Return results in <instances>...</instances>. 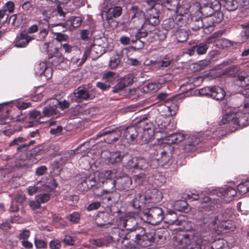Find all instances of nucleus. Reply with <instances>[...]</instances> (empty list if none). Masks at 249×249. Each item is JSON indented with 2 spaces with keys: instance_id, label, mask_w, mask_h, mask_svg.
Listing matches in <instances>:
<instances>
[{
  "instance_id": "obj_1",
  "label": "nucleus",
  "mask_w": 249,
  "mask_h": 249,
  "mask_svg": "<svg viewBox=\"0 0 249 249\" xmlns=\"http://www.w3.org/2000/svg\"><path fill=\"white\" fill-rule=\"evenodd\" d=\"M213 194L217 196V198L212 197L209 196H204L201 202L200 206V220L202 224H213L215 225L218 220V216L213 211L218 207L220 202L222 200L225 203L230 202L233 197L237 194L236 189L233 187L228 186L215 190Z\"/></svg>"
},
{
  "instance_id": "obj_2",
  "label": "nucleus",
  "mask_w": 249,
  "mask_h": 249,
  "mask_svg": "<svg viewBox=\"0 0 249 249\" xmlns=\"http://www.w3.org/2000/svg\"><path fill=\"white\" fill-rule=\"evenodd\" d=\"M219 124L226 125V127L231 132L249 125V103H245L242 109L227 112L219 121Z\"/></svg>"
},
{
  "instance_id": "obj_3",
  "label": "nucleus",
  "mask_w": 249,
  "mask_h": 249,
  "mask_svg": "<svg viewBox=\"0 0 249 249\" xmlns=\"http://www.w3.org/2000/svg\"><path fill=\"white\" fill-rule=\"evenodd\" d=\"M133 198L129 201V205L135 209L140 211L145 207V205L149 203H157L162 200L161 192L157 189L147 191L145 194H138L136 196V191L132 189L125 190V199Z\"/></svg>"
},
{
  "instance_id": "obj_4",
  "label": "nucleus",
  "mask_w": 249,
  "mask_h": 249,
  "mask_svg": "<svg viewBox=\"0 0 249 249\" xmlns=\"http://www.w3.org/2000/svg\"><path fill=\"white\" fill-rule=\"evenodd\" d=\"M203 5L204 6L202 7L200 3L196 2L190 7V15L188 25L193 31H197L202 28L203 29L204 23L202 17L207 16L213 13V9L208 2L203 3Z\"/></svg>"
},
{
  "instance_id": "obj_5",
  "label": "nucleus",
  "mask_w": 249,
  "mask_h": 249,
  "mask_svg": "<svg viewBox=\"0 0 249 249\" xmlns=\"http://www.w3.org/2000/svg\"><path fill=\"white\" fill-rule=\"evenodd\" d=\"M125 8L129 11V12L125 14V18L128 17L129 18L131 17L128 25L129 29L136 30L135 33L143 32L145 30L144 13L140 10L137 6L127 4Z\"/></svg>"
},
{
  "instance_id": "obj_6",
  "label": "nucleus",
  "mask_w": 249,
  "mask_h": 249,
  "mask_svg": "<svg viewBox=\"0 0 249 249\" xmlns=\"http://www.w3.org/2000/svg\"><path fill=\"white\" fill-rule=\"evenodd\" d=\"M173 245L176 249H202L200 239H195L187 233L177 234L174 237Z\"/></svg>"
},
{
  "instance_id": "obj_7",
  "label": "nucleus",
  "mask_w": 249,
  "mask_h": 249,
  "mask_svg": "<svg viewBox=\"0 0 249 249\" xmlns=\"http://www.w3.org/2000/svg\"><path fill=\"white\" fill-rule=\"evenodd\" d=\"M168 145H158L155 147L153 155V161H156L159 166H164L171 160L173 148H169Z\"/></svg>"
},
{
  "instance_id": "obj_8",
  "label": "nucleus",
  "mask_w": 249,
  "mask_h": 249,
  "mask_svg": "<svg viewBox=\"0 0 249 249\" xmlns=\"http://www.w3.org/2000/svg\"><path fill=\"white\" fill-rule=\"evenodd\" d=\"M143 214L147 222L152 225L159 224L164 219V212L159 207L147 208Z\"/></svg>"
},
{
  "instance_id": "obj_9",
  "label": "nucleus",
  "mask_w": 249,
  "mask_h": 249,
  "mask_svg": "<svg viewBox=\"0 0 249 249\" xmlns=\"http://www.w3.org/2000/svg\"><path fill=\"white\" fill-rule=\"evenodd\" d=\"M148 36V31H140L135 33L134 36H131L130 37L125 36V45L132 43V45L129 48H125V51H129V50L136 51L141 49L144 46V41L142 38Z\"/></svg>"
},
{
  "instance_id": "obj_10",
  "label": "nucleus",
  "mask_w": 249,
  "mask_h": 249,
  "mask_svg": "<svg viewBox=\"0 0 249 249\" xmlns=\"http://www.w3.org/2000/svg\"><path fill=\"white\" fill-rule=\"evenodd\" d=\"M164 115L159 114L156 118L153 123L156 128H159V132H164L166 135L171 130L175 129L176 126L173 123L171 124L170 120L163 116Z\"/></svg>"
},
{
  "instance_id": "obj_11",
  "label": "nucleus",
  "mask_w": 249,
  "mask_h": 249,
  "mask_svg": "<svg viewBox=\"0 0 249 249\" xmlns=\"http://www.w3.org/2000/svg\"><path fill=\"white\" fill-rule=\"evenodd\" d=\"M105 53V49L104 47L100 45L94 44L91 46L87 47L80 64H83L88 56L90 57L92 59H95Z\"/></svg>"
},
{
  "instance_id": "obj_12",
  "label": "nucleus",
  "mask_w": 249,
  "mask_h": 249,
  "mask_svg": "<svg viewBox=\"0 0 249 249\" xmlns=\"http://www.w3.org/2000/svg\"><path fill=\"white\" fill-rule=\"evenodd\" d=\"M142 127L132 125L125 128V140L130 144L138 143V134L142 130Z\"/></svg>"
},
{
  "instance_id": "obj_13",
  "label": "nucleus",
  "mask_w": 249,
  "mask_h": 249,
  "mask_svg": "<svg viewBox=\"0 0 249 249\" xmlns=\"http://www.w3.org/2000/svg\"><path fill=\"white\" fill-rule=\"evenodd\" d=\"M235 84L238 87L245 89L244 94L249 98V74L245 72H240L234 81ZM245 103H249L246 102Z\"/></svg>"
},
{
  "instance_id": "obj_14",
  "label": "nucleus",
  "mask_w": 249,
  "mask_h": 249,
  "mask_svg": "<svg viewBox=\"0 0 249 249\" xmlns=\"http://www.w3.org/2000/svg\"><path fill=\"white\" fill-rule=\"evenodd\" d=\"M201 142H205V139H202L197 135H190L184 144V150L186 152L195 151L198 144Z\"/></svg>"
},
{
  "instance_id": "obj_15",
  "label": "nucleus",
  "mask_w": 249,
  "mask_h": 249,
  "mask_svg": "<svg viewBox=\"0 0 249 249\" xmlns=\"http://www.w3.org/2000/svg\"><path fill=\"white\" fill-rule=\"evenodd\" d=\"M138 134V143L141 145L147 143L154 138V130L149 127H142Z\"/></svg>"
},
{
  "instance_id": "obj_16",
  "label": "nucleus",
  "mask_w": 249,
  "mask_h": 249,
  "mask_svg": "<svg viewBox=\"0 0 249 249\" xmlns=\"http://www.w3.org/2000/svg\"><path fill=\"white\" fill-rule=\"evenodd\" d=\"M127 160L125 168L128 170L133 169L134 171L142 170L147 165L145 160L141 157H134Z\"/></svg>"
},
{
  "instance_id": "obj_17",
  "label": "nucleus",
  "mask_w": 249,
  "mask_h": 249,
  "mask_svg": "<svg viewBox=\"0 0 249 249\" xmlns=\"http://www.w3.org/2000/svg\"><path fill=\"white\" fill-rule=\"evenodd\" d=\"M73 94L72 100L77 102H81L83 100H91L94 97V96L90 94L85 88L81 86L74 90Z\"/></svg>"
},
{
  "instance_id": "obj_18",
  "label": "nucleus",
  "mask_w": 249,
  "mask_h": 249,
  "mask_svg": "<svg viewBox=\"0 0 249 249\" xmlns=\"http://www.w3.org/2000/svg\"><path fill=\"white\" fill-rule=\"evenodd\" d=\"M49 43H45L44 45L45 46V49L49 56L50 57V62L52 63L53 65L56 66L58 65L61 64L63 62L65 58L63 57L62 54L59 52L58 49L57 48H54L53 54L50 53V50H49Z\"/></svg>"
},
{
  "instance_id": "obj_19",
  "label": "nucleus",
  "mask_w": 249,
  "mask_h": 249,
  "mask_svg": "<svg viewBox=\"0 0 249 249\" xmlns=\"http://www.w3.org/2000/svg\"><path fill=\"white\" fill-rule=\"evenodd\" d=\"M35 73L37 75L41 78L44 77V79L48 80L52 77L53 74L52 70L51 68L47 67L44 62H40L35 66Z\"/></svg>"
},
{
  "instance_id": "obj_20",
  "label": "nucleus",
  "mask_w": 249,
  "mask_h": 249,
  "mask_svg": "<svg viewBox=\"0 0 249 249\" xmlns=\"http://www.w3.org/2000/svg\"><path fill=\"white\" fill-rule=\"evenodd\" d=\"M185 138V135L180 133H175L169 134V132L166 135L165 138L163 139L164 143L165 144L164 145H168L169 148L171 147L170 144L178 143Z\"/></svg>"
},
{
  "instance_id": "obj_21",
  "label": "nucleus",
  "mask_w": 249,
  "mask_h": 249,
  "mask_svg": "<svg viewBox=\"0 0 249 249\" xmlns=\"http://www.w3.org/2000/svg\"><path fill=\"white\" fill-rule=\"evenodd\" d=\"M164 223H167L170 225L180 226L183 222L180 220L177 216V213L173 211L170 210L164 215Z\"/></svg>"
},
{
  "instance_id": "obj_22",
  "label": "nucleus",
  "mask_w": 249,
  "mask_h": 249,
  "mask_svg": "<svg viewBox=\"0 0 249 249\" xmlns=\"http://www.w3.org/2000/svg\"><path fill=\"white\" fill-rule=\"evenodd\" d=\"M178 110V106L176 102H174L172 99L169 102H167L162 106L161 111H163L164 115L166 116H172L176 114Z\"/></svg>"
},
{
  "instance_id": "obj_23",
  "label": "nucleus",
  "mask_w": 249,
  "mask_h": 249,
  "mask_svg": "<svg viewBox=\"0 0 249 249\" xmlns=\"http://www.w3.org/2000/svg\"><path fill=\"white\" fill-rule=\"evenodd\" d=\"M154 235L155 233L152 232L140 235L137 244L144 248L151 246L154 242Z\"/></svg>"
},
{
  "instance_id": "obj_24",
  "label": "nucleus",
  "mask_w": 249,
  "mask_h": 249,
  "mask_svg": "<svg viewBox=\"0 0 249 249\" xmlns=\"http://www.w3.org/2000/svg\"><path fill=\"white\" fill-rule=\"evenodd\" d=\"M49 23L46 19L41 20L38 23L39 32L37 40H43L47 36L49 30Z\"/></svg>"
},
{
  "instance_id": "obj_25",
  "label": "nucleus",
  "mask_w": 249,
  "mask_h": 249,
  "mask_svg": "<svg viewBox=\"0 0 249 249\" xmlns=\"http://www.w3.org/2000/svg\"><path fill=\"white\" fill-rule=\"evenodd\" d=\"M34 38L23 31L15 42V46L18 48L25 47Z\"/></svg>"
},
{
  "instance_id": "obj_26",
  "label": "nucleus",
  "mask_w": 249,
  "mask_h": 249,
  "mask_svg": "<svg viewBox=\"0 0 249 249\" xmlns=\"http://www.w3.org/2000/svg\"><path fill=\"white\" fill-rule=\"evenodd\" d=\"M211 15L205 16V18L203 19L204 23L203 30L206 34H209L213 31L216 24L215 23L214 19H213Z\"/></svg>"
},
{
  "instance_id": "obj_27",
  "label": "nucleus",
  "mask_w": 249,
  "mask_h": 249,
  "mask_svg": "<svg viewBox=\"0 0 249 249\" xmlns=\"http://www.w3.org/2000/svg\"><path fill=\"white\" fill-rule=\"evenodd\" d=\"M160 23V19L159 18H157L156 17H146L145 18V30L144 31H148V32H151V28L155 27L156 26L158 25Z\"/></svg>"
},
{
  "instance_id": "obj_28",
  "label": "nucleus",
  "mask_w": 249,
  "mask_h": 249,
  "mask_svg": "<svg viewBox=\"0 0 249 249\" xmlns=\"http://www.w3.org/2000/svg\"><path fill=\"white\" fill-rule=\"evenodd\" d=\"M139 230L136 219L133 217H128L125 213V231Z\"/></svg>"
},
{
  "instance_id": "obj_29",
  "label": "nucleus",
  "mask_w": 249,
  "mask_h": 249,
  "mask_svg": "<svg viewBox=\"0 0 249 249\" xmlns=\"http://www.w3.org/2000/svg\"><path fill=\"white\" fill-rule=\"evenodd\" d=\"M225 90L218 86H213V90L211 92V97L216 100H221L225 96Z\"/></svg>"
},
{
  "instance_id": "obj_30",
  "label": "nucleus",
  "mask_w": 249,
  "mask_h": 249,
  "mask_svg": "<svg viewBox=\"0 0 249 249\" xmlns=\"http://www.w3.org/2000/svg\"><path fill=\"white\" fill-rule=\"evenodd\" d=\"M149 8L146 11V17H152L153 16L157 18L160 17V9L162 5L160 4H155L153 5H149Z\"/></svg>"
},
{
  "instance_id": "obj_31",
  "label": "nucleus",
  "mask_w": 249,
  "mask_h": 249,
  "mask_svg": "<svg viewBox=\"0 0 249 249\" xmlns=\"http://www.w3.org/2000/svg\"><path fill=\"white\" fill-rule=\"evenodd\" d=\"M160 88V86L159 83H149L142 88V91L144 93L155 92Z\"/></svg>"
},
{
  "instance_id": "obj_32",
  "label": "nucleus",
  "mask_w": 249,
  "mask_h": 249,
  "mask_svg": "<svg viewBox=\"0 0 249 249\" xmlns=\"http://www.w3.org/2000/svg\"><path fill=\"white\" fill-rule=\"evenodd\" d=\"M24 18V15L22 14H15L11 16L9 18V21L15 27L19 26Z\"/></svg>"
},
{
  "instance_id": "obj_33",
  "label": "nucleus",
  "mask_w": 249,
  "mask_h": 249,
  "mask_svg": "<svg viewBox=\"0 0 249 249\" xmlns=\"http://www.w3.org/2000/svg\"><path fill=\"white\" fill-rule=\"evenodd\" d=\"M107 153L108 155L107 158V160L109 163L114 164L119 162L122 160V157L119 152L109 153L107 152Z\"/></svg>"
},
{
  "instance_id": "obj_34",
  "label": "nucleus",
  "mask_w": 249,
  "mask_h": 249,
  "mask_svg": "<svg viewBox=\"0 0 249 249\" xmlns=\"http://www.w3.org/2000/svg\"><path fill=\"white\" fill-rule=\"evenodd\" d=\"M174 209L179 212H186L189 211L188 205L187 202L183 200H178L176 201L174 204Z\"/></svg>"
},
{
  "instance_id": "obj_35",
  "label": "nucleus",
  "mask_w": 249,
  "mask_h": 249,
  "mask_svg": "<svg viewBox=\"0 0 249 249\" xmlns=\"http://www.w3.org/2000/svg\"><path fill=\"white\" fill-rule=\"evenodd\" d=\"M240 71V68L239 65H231L224 70L223 72V75L235 76V75Z\"/></svg>"
},
{
  "instance_id": "obj_36",
  "label": "nucleus",
  "mask_w": 249,
  "mask_h": 249,
  "mask_svg": "<svg viewBox=\"0 0 249 249\" xmlns=\"http://www.w3.org/2000/svg\"><path fill=\"white\" fill-rule=\"evenodd\" d=\"M140 234L137 230H131L125 231V240H130L135 243H138Z\"/></svg>"
},
{
  "instance_id": "obj_37",
  "label": "nucleus",
  "mask_w": 249,
  "mask_h": 249,
  "mask_svg": "<svg viewBox=\"0 0 249 249\" xmlns=\"http://www.w3.org/2000/svg\"><path fill=\"white\" fill-rule=\"evenodd\" d=\"M82 22V19L80 17H72L67 21V24L71 27V29L72 28H77L79 27Z\"/></svg>"
},
{
  "instance_id": "obj_38",
  "label": "nucleus",
  "mask_w": 249,
  "mask_h": 249,
  "mask_svg": "<svg viewBox=\"0 0 249 249\" xmlns=\"http://www.w3.org/2000/svg\"><path fill=\"white\" fill-rule=\"evenodd\" d=\"M242 27L243 30L241 32V40L242 42L249 40V23L243 24Z\"/></svg>"
},
{
  "instance_id": "obj_39",
  "label": "nucleus",
  "mask_w": 249,
  "mask_h": 249,
  "mask_svg": "<svg viewBox=\"0 0 249 249\" xmlns=\"http://www.w3.org/2000/svg\"><path fill=\"white\" fill-rule=\"evenodd\" d=\"M121 62V56L118 53L113 55L109 61V66L113 69L116 68Z\"/></svg>"
},
{
  "instance_id": "obj_40",
  "label": "nucleus",
  "mask_w": 249,
  "mask_h": 249,
  "mask_svg": "<svg viewBox=\"0 0 249 249\" xmlns=\"http://www.w3.org/2000/svg\"><path fill=\"white\" fill-rule=\"evenodd\" d=\"M179 4L178 0H163V5L168 10H174Z\"/></svg>"
},
{
  "instance_id": "obj_41",
  "label": "nucleus",
  "mask_w": 249,
  "mask_h": 249,
  "mask_svg": "<svg viewBox=\"0 0 249 249\" xmlns=\"http://www.w3.org/2000/svg\"><path fill=\"white\" fill-rule=\"evenodd\" d=\"M239 193L241 195L246 194L249 192V180L240 183L237 187Z\"/></svg>"
},
{
  "instance_id": "obj_42",
  "label": "nucleus",
  "mask_w": 249,
  "mask_h": 249,
  "mask_svg": "<svg viewBox=\"0 0 249 249\" xmlns=\"http://www.w3.org/2000/svg\"><path fill=\"white\" fill-rule=\"evenodd\" d=\"M173 78V74L169 73H166L159 77L158 79V83L161 87V85L164 84L171 81Z\"/></svg>"
},
{
  "instance_id": "obj_43",
  "label": "nucleus",
  "mask_w": 249,
  "mask_h": 249,
  "mask_svg": "<svg viewBox=\"0 0 249 249\" xmlns=\"http://www.w3.org/2000/svg\"><path fill=\"white\" fill-rule=\"evenodd\" d=\"M208 48L209 46L206 43H200L196 45V52L198 55L206 53Z\"/></svg>"
},
{
  "instance_id": "obj_44",
  "label": "nucleus",
  "mask_w": 249,
  "mask_h": 249,
  "mask_svg": "<svg viewBox=\"0 0 249 249\" xmlns=\"http://www.w3.org/2000/svg\"><path fill=\"white\" fill-rule=\"evenodd\" d=\"M178 41L179 42H183L186 41L188 38V34L185 30H180L176 35Z\"/></svg>"
},
{
  "instance_id": "obj_45",
  "label": "nucleus",
  "mask_w": 249,
  "mask_h": 249,
  "mask_svg": "<svg viewBox=\"0 0 249 249\" xmlns=\"http://www.w3.org/2000/svg\"><path fill=\"white\" fill-rule=\"evenodd\" d=\"M56 107L53 104L52 105L46 107L43 109L44 116L50 117L55 114Z\"/></svg>"
},
{
  "instance_id": "obj_46",
  "label": "nucleus",
  "mask_w": 249,
  "mask_h": 249,
  "mask_svg": "<svg viewBox=\"0 0 249 249\" xmlns=\"http://www.w3.org/2000/svg\"><path fill=\"white\" fill-rule=\"evenodd\" d=\"M211 16L213 19H214L215 23L216 24L220 23L223 18V14L222 13L219 11V10H213Z\"/></svg>"
},
{
  "instance_id": "obj_47",
  "label": "nucleus",
  "mask_w": 249,
  "mask_h": 249,
  "mask_svg": "<svg viewBox=\"0 0 249 249\" xmlns=\"http://www.w3.org/2000/svg\"><path fill=\"white\" fill-rule=\"evenodd\" d=\"M52 104H53L55 106H56V108L59 107L62 110H64L69 107L70 106V104L69 102L64 100L62 102H59L57 100H53Z\"/></svg>"
},
{
  "instance_id": "obj_48",
  "label": "nucleus",
  "mask_w": 249,
  "mask_h": 249,
  "mask_svg": "<svg viewBox=\"0 0 249 249\" xmlns=\"http://www.w3.org/2000/svg\"><path fill=\"white\" fill-rule=\"evenodd\" d=\"M115 73L112 71H107L104 74L102 77V79L106 81V82H108V84L109 83L112 82L115 79Z\"/></svg>"
},
{
  "instance_id": "obj_49",
  "label": "nucleus",
  "mask_w": 249,
  "mask_h": 249,
  "mask_svg": "<svg viewBox=\"0 0 249 249\" xmlns=\"http://www.w3.org/2000/svg\"><path fill=\"white\" fill-rule=\"evenodd\" d=\"M175 22L173 19H168L164 20L162 24V28L163 29L168 31L169 30L174 28Z\"/></svg>"
},
{
  "instance_id": "obj_50",
  "label": "nucleus",
  "mask_w": 249,
  "mask_h": 249,
  "mask_svg": "<svg viewBox=\"0 0 249 249\" xmlns=\"http://www.w3.org/2000/svg\"><path fill=\"white\" fill-rule=\"evenodd\" d=\"M213 90V86L206 87L199 90V94L202 96L211 97V92Z\"/></svg>"
},
{
  "instance_id": "obj_51",
  "label": "nucleus",
  "mask_w": 249,
  "mask_h": 249,
  "mask_svg": "<svg viewBox=\"0 0 249 249\" xmlns=\"http://www.w3.org/2000/svg\"><path fill=\"white\" fill-rule=\"evenodd\" d=\"M157 98L160 101H164L165 104L172 100L170 95L165 92L158 93L157 95Z\"/></svg>"
},
{
  "instance_id": "obj_52",
  "label": "nucleus",
  "mask_w": 249,
  "mask_h": 249,
  "mask_svg": "<svg viewBox=\"0 0 249 249\" xmlns=\"http://www.w3.org/2000/svg\"><path fill=\"white\" fill-rule=\"evenodd\" d=\"M68 219L73 223H78L80 219V215L77 212H73L69 214Z\"/></svg>"
},
{
  "instance_id": "obj_53",
  "label": "nucleus",
  "mask_w": 249,
  "mask_h": 249,
  "mask_svg": "<svg viewBox=\"0 0 249 249\" xmlns=\"http://www.w3.org/2000/svg\"><path fill=\"white\" fill-rule=\"evenodd\" d=\"M238 8L241 10L249 9V0H238Z\"/></svg>"
},
{
  "instance_id": "obj_54",
  "label": "nucleus",
  "mask_w": 249,
  "mask_h": 249,
  "mask_svg": "<svg viewBox=\"0 0 249 249\" xmlns=\"http://www.w3.org/2000/svg\"><path fill=\"white\" fill-rule=\"evenodd\" d=\"M42 190V188L39 185L30 186L27 188L28 193L29 195L33 196L37 192Z\"/></svg>"
},
{
  "instance_id": "obj_55",
  "label": "nucleus",
  "mask_w": 249,
  "mask_h": 249,
  "mask_svg": "<svg viewBox=\"0 0 249 249\" xmlns=\"http://www.w3.org/2000/svg\"><path fill=\"white\" fill-rule=\"evenodd\" d=\"M40 204L44 203L48 201L50 199V196L48 194H40L36 197Z\"/></svg>"
},
{
  "instance_id": "obj_56",
  "label": "nucleus",
  "mask_w": 249,
  "mask_h": 249,
  "mask_svg": "<svg viewBox=\"0 0 249 249\" xmlns=\"http://www.w3.org/2000/svg\"><path fill=\"white\" fill-rule=\"evenodd\" d=\"M2 8L5 10L6 12H8L9 13H12L14 10L15 4L12 1H9L5 3Z\"/></svg>"
},
{
  "instance_id": "obj_57",
  "label": "nucleus",
  "mask_w": 249,
  "mask_h": 249,
  "mask_svg": "<svg viewBox=\"0 0 249 249\" xmlns=\"http://www.w3.org/2000/svg\"><path fill=\"white\" fill-rule=\"evenodd\" d=\"M167 34L168 31L163 29V30L158 31L157 36L160 41H163L166 38Z\"/></svg>"
},
{
  "instance_id": "obj_58",
  "label": "nucleus",
  "mask_w": 249,
  "mask_h": 249,
  "mask_svg": "<svg viewBox=\"0 0 249 249\" xmlns=\"http://www.w3.org/2000/svg\"><path fill=\"white\" fill-rule=\"evenodd\" d=\"M30 118L31 119L35 120L36 121L41 122L39 120L41 118V114L40 111L34 110L30 112Z\"/></svg>"
},
{
  "instance_id": "obj_59",
  "label": "nucleus",
  "mask_w": 249,
  "mask_h": 249,
  "mask_svg": "<svg viewBox=\"0 0 249 249\" xmlns=\"http://www.w3.org/2000/svg\"><path fill=\"white\" fill-rule=\"evenodd\" d=\"M158 64L161 67H167L171 64V60L169 58L163 57L158 61Z\"/></svg>"
},
{
  "instance_id": "obj_60",
  "label": "nucleus",
  "mask_w": 249,
  "mask_h": 249,
  "mask_svg": "<svg viewBox=\"0 0 249 249\" xmlns=\"http://www.w3.org/2000/svg\"><path fill=\"white\" fill-rule=\"evenodd\" d=\"M112 172L110 170L106 171L104 173V176L107 179H110L109 181L111 182V184L112 185V188L114 189L115 187V181L114 180H111L110 179L112 178Z\"/></svg>"
},
{
  "instance_id": "obj_61",
  "label": "nucleus",
  "mask_w": 249,
  "mask_h": 249,
  "mask_svg": "<svg viewBox=\"0 0 249 249\" xmlns=\"http://www.w3.org/2000/svg\"><path fill=\"white\" fill-rule=\"evenodd\" d=\"M35 244L37 248H45L47 247V243L42 239H35Z\"/></svg>"
},
{
  "instance_id": "obj_62",
  "label": "nucleus",
  "mask_w": 249,
  "mask_h": 249,
  "mask_svg": "<svg viewBox=\"0 0 249 249\" xmlns=\"http://www.w3.org/2000/svg\"><path fill=\"white\" fill-rule=\"evenodd\" d=\"M25 199L26 197L24 194L18 193L17 194L14 201L18 204H22L25 201Z\"/></svg>"
},
{
  "instance_id": "obj_63",
  "label": "nucleus",
  "mask_w": 249,
  "mask_h": 249,
  "mask_svg": "<svg viewBox=\"0 0 249 249\" xmlns=\"http://www.w3.org/2000/svg\"><path fill=\"white\" fill-rule=\"evenodd\" d=\"M166 182V178L165 177L162 175H159L158 176V178H157V176H156L155 178V183L157 184L158 186H161L164 183Z\"/></svg>"
},
{
  "instance_id": "obj_64",
  "label": "nucleus",
  "mask_w": 249,
  "mask_h": 249,
  "mask_svg": "<svg viewBox=\"0 0 249 249\" xmlns=\"http://www.w3.org/2000/svg\"><path fill=\"white\" fill-rule=\"evenodd\" d=\"M60 247V242L58 240H54L50 242V247L51 249H59Z\"/></svg>"
}]
</instances>
